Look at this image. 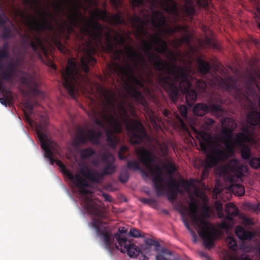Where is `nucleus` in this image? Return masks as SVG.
Wrapping results in <instances>:
<instances>
[{
	"mask_svg": "<svg viewBox=\"0 0 260 260\" xmlns=\"http://www.w3.org/2000/svg\"><path fill=\"white\" fill-rule=\"evenodd\" d=\"M106 36V50L109 53H113L115 59H119L124 54L122 49H117L118 46L124 47L127 57L133 64L127 62L124 66L116 64L113 70L118 77L125 82L129 94L134 98H142L141 93L137 88H143L144 79L142 71L148 68L146 58L139 53L131 45H125L126 39L123 35L114 29L107 27Z\"/></svg>",
	"mask_w": 260,
	"mask_h": 260,
	"instance_id": "nucleus-3",
	"label": "nucleus"
},
{
	"mask_svg": "<svg viewBox=\"0 0 260 260\" xmlns=\"http://www.w3.org/2000/svg\"><path fill=\"white\" fill-rule=\"evenodd\" d=\"M154 62V68L161 72L157 76V81L169 94L171 99L175 101L179 94V88L185 94L186 103L192 106L197 100V91L191 89L192 83L186 69L177 65H172L162 60L159 55L152 53L150 58Z\"/></svg>",
	"mask_w": 260,
	"mask_h": 260,
	"instance_id": "nucleus-4",
	"label": "nucleus"
},
{
	"mask_svg": "<svg viewBox=\"0 0 260 260\" xmlns=\"http://www.w3.org/2000/svg\"><path fill=\"white\" fill-rule=\"evenodd\" d=\"M235 233L237 237L241 240H250L254 236L250 231H246L241 225H237L235 228Z\"/></svg>",
	"mask_w": 260,
	"mask_h": 260,
	"instance_id": "nucleus-25",
	"label": "nucleus"
},
{
	"mask_svg": "<svg viewBox=\"0 0 260 260\" xmlns=\"http://www.w3.org/2000/svg\"><path fill=\"white\" fill-rule=\"evenodd\" d=\"M196 89L200 93L206 92L207 84L203 79H198L195 81Z\"/></svg>",
	"mask_w": 260,
	"mask_h": 260,
	"instance_id": "nucleus-34",
	"label": "nucleus"
},
{
	"mask_svg": "<svg viewBox=\"0 0 260 260\" xmlns=\"http://www.w3.org/2000/svg\"><path fill=\"white\" fill-rule=\"evenodd\" d=\"M8 18L4 16L3 17L0 14V27H4L2 32V38L5 40L10 39L12 38L13 35L11 28L9 26H6L5 24Z\"/></svg>",
	"mask_w": 260,
	"mask_h": 260,
	"instance_id": "nucleus-26",
	"label": "nucleus"
},
{
	"mask_svg": "<svg viewBox=\"0 0 260 260\" xmlns=\"http://www.w3.org/2000/svg\"><path fill=\"white\" fill-rule=\"evenodd\" d=\"M127 229L126 228H125V227H120L118 228V233H117L116 234H119V235L121 236V237L122 238H124L123 237H122V236H121V234H126L127 233Z\"/></svg>",
	"mask_w": 260,
	"mask_h": 260,
	"instance_id": "nucleus-60",
	"label": "nucleus"
},
{
	"mask_svg": "<svg viewBox=\"0 0 260 260\" xmlns=\"http://www.w3.org/2000/svg\"><path fill=\"white\" fill-rule=\"evenodd\" d=\"M95 152L94 150L90 148H87L82 149L81 151V156L83 159L89 158L90 156L94 155Z\"/></svg>",
	"mask_w": 260,
	"mask_h": 260,
	"instance_id": "nucleus-36",
	"label": "nucleus"
},
{
	"mask_svg": "<svg viewBox=\"0 0 260 260\" xmlns=\"http://www.w3.org/2000/svg\"><path fill=\"white\" fill-rule=\"evenodd\" d=\"M68 5H72L73 9L70 13L67 14V18L71 25L70 29L73 30L74 27H78L80 25V15L75 4V0H63Z\"/></svg>",
	"mask_w": 260,
	"mask_h": 260,
	"instance_id": "nucleus-21",
	"label": "nucleus"
},
{
	"mask_svg": "<svg viewBox=\"0 0 260 260\" xmlns=\"http://www.w3.org/2000/svg\"><path fill=\"white\" fill-rule=\"evenodd\" d=\"M144 242L146 246L149 247L154 246V250L157 252L155 255L156 260H169V256L173 254L171 251L162 247L157 241L150 238H146Z\"/></svg>",
	"mask_w": 260,
	"mask_h": 260,
	"instance_id": "nucleus-18",
	"label": "nucleus"
},
{
	"mask_svg": "<svg viewBox=\"0 0 260 260\" xmlns=\"http://www.w3.org/2000/svg\"><path fill=\"white\" fill-rule=\"evenodd\" d=\"M166 167L170 174L173 173V172L176 170L175 165L172 163L168 164Z\"/></svg>",
	"mask_w": 260,
	"mask_h": 260,
	"instance_id": "nucleus-56",
	"label": "nucleus"
},
{
	"mask_svg": "<svg viewBox=\"0 0 260 260\" xmlns=\"http://www.w3.org/2000/svg\"><path fill=\"white\" fill-rule=\"evenodd\" d=\"M131 4L135 13L134 15H128V19L136 38L142 40L143 50L148 56L149 61L154 66V62L150 59L152 53H155L151 51L153 47L157 53L163 54L170 59L172 53L167 42L162 38L161 32L170 36L176 32L186 33L187 29L186 26L179 24L172 27L162 28L167 24V17L157 9H160L179 18L176 3L174 0H131Z\"/></svg>",
	"mask_w": 260,
	"mask_h": 260,
	"instance_id": "nucleus-1",
	"label": "nucleus"
},
{
	"mask_svg": "<svg viewBox=\"0 0 260 260\" xmlns=\"http://www.w3.org/2000/svg\"><path fill=\"white\" fill-rule=\"evenodd\" d=\"M7 91H8V92H2L4 94V98H0V103L5 106L7 105V101L10 102L13 99V97L11 94V91L8 90H7Z\"/></svg>",
	"mask_w": 260,
	"mask_h": 260,
	"instance_id": "nucleus-39",
	"label": "nucleus"
},
{
	"mask_svg": "<svg viewBox=\"0 0 260 260\" xmlns=\"http://www.w3.org/2000/svg\"><path fill=\"white\" fill-rule=\"evenodd\" d=\"M210 111L213 115H218L223 112L220 105L218 104H211L210 106L205 103H198L193 108L194 115L203 116Z\"/></svg>",
	"mask_w": 260,
	"mask_h": 260,
	"instance_id": "nucleus-17",
	"label": "nucleus"
},
{
	"mask_svg": "<svg viewBox=\"0 0 260 260\" xmlns=\"http://www.w3.org/2000/svg\"><path fill=\"white\" fill-rule=\"evenodd\" d=\"M129 179V174L126 170H122L120 173L119 179L122 183L126 182Z\"/></svg>",
	"mask_w": 260,
	"mask_h": 260,
	"instance_id": "nucleus-45",
	"label": "nucleus"
},
{
	"mask_svg": "<svg viewBox=\"0 0 260 260\" xmlns=\"http://www.w3.org/2000/svg\"><path fill=\"white\" fill-rule=\"evenodd\" d=\"M249 161V166L251 168L257 169L260 168V157H254L251 158Z\"/></svg>",
	"mask_w": 260,
	"mask_h": 260,
	"instance_id": "nucleus-40",
	"label": "nucleus"
},
{
	"mask_svg": "<svg viewBox=\"0 0 260 260\" xmlns=\"http://www.w3.org/2000/svg\"><path fill=\"white\" fill-rule=\"evenodd\" d=\"M110 3L116 10L121 7L123 5L122 0H110Z\"/></svg>",
	"mask_w": 260,
	"mask_h": 260,
	"instance_id": "nucleus-49",
	"label": "nucleus"
},
{
	"mask_svg": "<svg viewBox=\"0 0 260 260\" xmlns=\"http://www.w3.org/2000/svg\"><path fill=\"white\" fill-rule=\"evenodd\" d=\"M221 81L227 90H233L235 92L236 98L239 100L241 99L248 100L249 98L256 95V89L260 90L256 80L253 77H250L244 82L243 88L238 83L237 79L233 76L221 79Z\"/></svg>",
	"mask_w": 260,
	"mask_h": 260,
	"instance_id": "nucleus-10",
	"label": "nucleus"
},
{
	"mask_svg": "<svg viewBox=\"0 0 260 260\" xmlns=\"http://www.w3.org/2000/svg\"><path fill=\"white\" fill-rule=\"evenodd\" d=\"M140 201L144 204H150L153 202L152 199L148 198H141Z\"/></svg>",
	"mask_w": 260,
	"mask_h": 260,
	"instance_id": "nucleus-63",
	"label": "nucleus"
},
{
	"mask_svg": "<svg viewBox=\"0 0 260 260\" xmlns=\"http://www.w3.org/2000/svg\"><path fill=\"white\" fill-rule=\"evenodd\" d=\"M236 181L234 180V177H231L230 182L232 183L233 190H235L239 196H242L245 193L244 187L241 184L236 183Z\"/></svg>",
	"mask_w": 260,
	"mask_h": 260,
	"instance_id": "nucleus-33",
	"label": "nucleus"
},
{
	"mask_svg": "<svg viewBox=\"0 0 260 260\" xmlns=\"http://www.w3.org/2000/svg\"><path fill=\"white\" fill-rule=\"evenodd\" d=\"M129 235L134 238L143 237V236L141 234L140 231L136 228H132L130 230Z\"/></svg>",
	"mask_w": 260,
	"mask_h": 260,
	"instance_id": "nucleus-46",
	"label": "nucleus"
},
{
	"mask_svg": "<svg viewBox=\"0 0 260 260\" xmlns=\"http://www.w3.org/2000/svg\"><path fill=\"white\" fill-rule=\"evenodd\" d=\"M179 186L180 183L172 178L171 181L169 183V188L178 191V193H181L182 191L179 188Z\"/></svg>",
	"mask_w": 260,
	"mask_h": 260,
	"instance_id": "nucleus-41",
	"label": "nucleus"
},
{
	"mask_svg": "<svg viewBox=\"0 0 260 260\" xmlns=\"http://www.w3.org/2000/svg\"><path fill=\"white\" fill-rule=\"evenodd\" d=\"M24 4L34 9L38 15L39 19L34 16L27 17L30 28L37 33L44 30H52L54 27L52 24L50 18H55V16L50 12L41 9L40 3L38 0H24Z\"/></svg>",
	"mask_w": 260,
	"mask_h": 260,
	"instance_id": "nucleus-9",
	"label": "nucleus"
},
{
	"mask_svg": "<svg viewBox=\"0 0 260 260\" xmlns=\"http://www.w3.org/2000/svg\"><path fill=\"white\" fill-rule=\"evenodd\" d=\"M23 83L29 89L30 92L35 96H43L44 93L39 89L37 79L30 75H27L22 78Z\"/></svg>",
	"mask_w": 260,
	"mask_h": 260,
	"instance_id": "nucleus-20",
	"label": "nucleus"
},
{
	"mask_svg": "<svg viewBox=\"0 0 260 260\" xmlns=\"http://www.w3.org/2000/svg\"><path fill=\"white\" fill-rule=\"evenodd\" d=\"M241 219H242L243 223L245 225H250L253 224V221L251 218H248L246 216H243L241 217Z\"/></svg>",
	"mask_w": 260,
	"mask_h": 260,
	"instance_id": "nucleus-50",
	"label": "nucleus"
},
{
	"mask_svg": "<svg viewBox=\"0 0 260 260\" xmlns=\"http://www.w3.org/2000/svg\"><path fill=\"white\" fill-rule=\"evenodd\" d=\"M229 120L231 121V126L226 128L223 130L224 136L226 138L224 140V144L225 147L228 148L233 147L232 140L233 139L234 136L232 134V133L237 126L236 124L235 123V121L233 120H232L231 119Z\"/></svg>",
	"mask_w": 260,
	"mask_h": 260,
	"instance_id": "nucleus-24",
	"label": "nucleus"
},
{
	"mask_svg": "<svg viewBox=\"0 0 260 260\" xmlns=\"http://www.w3.org/2000/svg\"><path fill=\"white\" fill-rule=\"evenodd\" d=\"M215 208L218 213L219 217L222 218L223 216L222 213L223 207L220 201H216L215 202Z\"/></svg>",
	"mask_w": 260,
	"mask_h": 260,
	"instance_id": "nucleus-47",
	"label": "nucleus"
},
{
	"mask_svg": "<svg viewBox=\"0 0 260 260\" xmlns=\"http://www.w3.org/2000/svg\"><path fill=\"white\" fill-rule=\"evenodd\" d=\"M230 170L234 174L231 177H234V180H241L244 177V173L247 171V168L239 163L238 160L234 159L230 164Z\"/></svg>",
	"mask_w": 260,
	"mask_h": 260,
	"instance_id": "nucleus-22",
	"label": "nucleus"
},
{
	"mask_svg": "<svg viewBox=\"0 0 260 260\" xmlns=\"http://www.w3.org/2000/svg\"><path fill=\"white\" fill-rule=\"evenodd\" d=\"M56 164L60 167L62 173L75 184L81 194H86L88 193V190L86 189V187H88V184L82 177L78 174H72L70 170L66 168L60 160L56 159Z\"/></svg>",
	"mask_w": 260,
	"mask_h": 260,
	"instance_id": "nucleus-15",
	"label": "nucleus"
},
{
	"mask_svg": "<svg viewBox=\"0 0 260 260\" xmlns=\"http://www.w3.org/2000/svg\"><path fill=\"white\" fill-rule=\"evenodd\" d=\"M241 155L244 159L249 160L251 157V149L248 146H241Z\"/></svg>",
	"mask_w": 260,
	"mask_h": 260,
	"instance_id": "nucleus-35",
	"label": "nucleus"
},
{
	"mask_svg": "<svg viewBox=\"0 0 260 260\" xmlns=\"http://www.w3.org/2000/svg\"><path fill=\"white\" fill-rule=\"evenodd\" d=\"M189 207L191 216L199 230V234L203 240L204 245L210 249L214 246V240L216 236L215 230L208 221L197 216V206L194 203H190Z\"/></svg>",
	"mask_w": 260,
	"mask_h": 260,
	"instance_id": "nucleus-12",
	"label": "nucleus"
},
{
	"mask_svg": "<svg viewBox=\"0 0 260 260\" xmlns=\"http://www.w3.org/2000/svg\"><path fill=\"white\" fill-rule=\"evenodd\" d=\"M30 115H31V114H29V113L26 112V111H24L25 119L29 123V124L31 125L32 123L33 122V121L30 118Z\"/></svg>",
	"mask_w": 260,
	"mask_h": 260,
	"instance_id": "nucleus-55",
	"label": "nucleus"
},
{
	"mask_svg": "<svg viewBox=\"0 0 260 260\" xmlns=\"http://www.w3.org/2000/svg\"><path fill=\"white\" fill-rule=\"evenodd\" d=\"M185 3L183 6L185 14L190 18H192L196 13L193 0H184Z\"/></svg>",
	"mask_w": 260,
	"mask_h": 260,
	"instance_id": "nucleus-28",
	"label": "nucleus"
},
{
	"mask_svg": "<svg viewBox=\"0 0 260 260\" xmlns=\"http://www.w3.org/2000/svg\"><path fill=\"white\" fill-rule=\"evenodd\" d=\"M115 171V167L113 162H107L102 172H99L95 169H90L87 165H84L81 167V174L91 182L101 183L105 175H111Z\"/></svg>",
	"mask_w": 260,
	"mask_h": 260,
	"instance_id": "nucleus-14",
	"label": "nucleus"
},
{
	"mask_svg": "<svg viewBox=\"0 0 260 260\" xmlns=\"http://www.w3.org/2000/svg\"><path fill=\"white\" fill-rule=\"evenodd\" d=\"M84 208L86 212L93 216L92 226L96 231V234L103 240L105 248L111 251L114 247L120 250L121 252H126L130 257H140V248L132 243L126 238H122L118 234L114 236L111 233L108 226H105L102 219L105 216L104 212L101 209V206L95 201L87 198L84 202Z\"/></svg>",
	"mask_w": 260,
	"mask_h": 260,
	"instance_id": "nucleus-5",
	"label": "nucleus"
},
{
	"mask_svg": "<svg viewBox=\"0 0 260 260\" xmlns=\"http://www.w3.org/2000/svg\"><path fill=\"white\" fill-rule=\"evenodd\" d=\"M30 46L33 51L39 56L42 57V54L46 52V48L41 38L38 36H35L34 40L30 42Z\"/></svg>",
	"mask_w": 260,
	"mask_h": 260,
	"instance_id": "nucleus-23",
	"label": "nucleus"
},
{
	"mask_svg": "<svg viewBox=\"0 0 260 260\" xmlns=\"http://www.w3.org/2000/svg\"><path fill=\"white\" fill-rule=\"evenodd\" d=\"M95 18L108 22L113 25L125 24L123 14L121 11L115 14H110L106 9H96L89 20L85 18L84 26L81 30L87 36L96 42H101L103 37V26Z\"/></svg>",
	"mask_w": 260,
	"mask_h": 260,
	"instance_id": "nucleus-7",
	"label": "nucleus"
},
{
	"mask_svg": "<svg viewBox=\"0 0 260 260\" xmlns=\"http://www.w3.org/2000/svg\"><path fill=\"white\" fill-rule=\"evenodd\" d=\"M128 151L129 149L127 146L125 145L121 146L118 152V158L121 160H125L127 158L126 154Z\"/></svg>",
	"mask_w": 260,
	"mask_h": 260,
	"instance_id": "nucleus-38",
	"label": "nucleus"
},
{
	"mask_svg": "<svg viewBox=\"0 0 260 260\" xmlns=\"http://www.w3.org/2000/svg\"><path fill=\"white\" fill-rule=\"evenodd\" d=\"M199 5L204 8H206L208 7V0H197Z\"/></svg>",
	"mask_w": 260,
	"mask_h": 260,
	"instance_id": "nucleus-54",
	"label": "nucleus"
},
{
	"mask_svg": "<svg viewBox=\"0 0 260 260\" xmlns=\"http://www.w3.org/2000/svg\"><path fill=\"white\" fill-rule=\"evenodd\" d=\"M13 76V73L11 71H6L3 72L2 78L6 81H10Z\"/></svg>",
	"mask_w": 260,
	"mask_h": 260,
	"instance_id": "nucleus-48",
	"label": "nucleus"
},
{
	"mask_svg": "<svg viewBox=\"0 0 260 260\" xmlns=\"http://www.w3.org/2000/svg\"><path fill=\"white\" fill-rule=\"evenodd\" d=\"M238 260H252L248 255L242 254L241 255Z\"/></svg>",
	"mask_w": 260,
	"mask_h": 260,
	"instance_id": "nucleus-64",
	"label": "nucleus"
},
{
	"mask_svg": "<svg viewBox=\"0 0 260 260\" xmlns=\"http://www.w3.org/2000/svg\"><path fill=\"white\" fill-rule=\"evenodd\" d=\"M96 62L95 58L89 54L81 57L80 69L77 67L74 58L69 60L66 70L61 73V76L63 86L73 98H75L78 94V87L84 80L85 77L80 70L87 73L89 71L88 64L93 65Z\"/></svg>",
	"mask_w": 260,
	"mask_h": 260,
	"instance_id": "nucleus-6",
	"label": "nucleus"
},
{
	"mask_svg": "<svg viewBox=\"0 0 260 260\" xmlns=\"http://www.w3.org/2000/svg\"><path fill=\"white\" fill-rule=\"evenodd\" d=\"M225 211L227 214L219 224V227L224 230H229L232 228L234 220L233 217L239 215V209L233 203H229L225 207Z\"/></svg>",
	"mask_w": 260,
	"mask_h": 260,
	"instance_id": "nucleus-16",
	"label": "nucleus"
},
{
	"mask_svg": "<svg viewBox=\"0 0 260 260\" xmlns=\"http://www.w3.org/2000/svg\"><path fill=\"white\" fill-rule=\"evenodd\" d=\"M9 56V52L0 49V67L4 68L3 61Z\"/></svg>",
	"mask_w": 260,
	"mask_h": 260,
	"instance_id": "nucleus-44",
	"label": "nucleus"
},
{
	"mask_svg": "<svg viewBox=\"0 0 260 260\" xmlns=\"http://www.w3.org/2000/svg\"><path fill=\"white\" fill-rule=\"evenodd\" d=\"M137 152L142 163L146 167L149 173L153 176L152 181L157 195L158 196L164 195L166 191V187L164 185L165 180L163 177L161 168L158 165H156L155 169L153 168L151 164L154 161V157L148 150L144 148L138 149L137 150Z\"/></svg>",
	"mask_w": 260,
	"mask_h": 260,
	"instance_id": "nucleus-11",
	"label": "nucleus"
},
{
	"mask_svg": "<svg viewBox=\"0 0 260 260\" xmlns=\"http://www.w3.org/2000/svg\"><path fill=\"white\" fill-rule=\"evenodd\" d=\"M192 130L201 150L204 152L210 150L211 152L207 155L206 161L208 167H213L228 158V154L222 148L221 144L217 141L213 140L209 134L204 131H198L195 128H192Z\"/></svg>",
	"mask_w": 260,
	"mask_h": 260,
	"instance_id": "nucleus-8",
	"label": "nucleus"
},
{
	"mask_svg": "<svg viewBox=\"0 0 260 260\" xmlns=\"http://www.w3.org/2000/svg\"><path fill=\"white\" fill-rule=\"evenodd\" d=\"M56 46L58 48V49L63 53H65L67 51V49L66 47L63 45L61 42H56Z\"/></svg>",
	"mask_w": 260,
	"mask_h": 260,
	"instance_id": "nucleus-57",
	"label": "nucleus"
},
{
	"mask_svg": "<svg viewBox=\"0 0 260 260\" xmlns=\"http://www.w3.org/2000/svg\"><path fill=\"white\" fill-rule=\"evenodd\" d=\"M198 66L199 72L202 74L205 75L210 72L211 68L210 63L204 61L202 58H198Z\"/></svg>",
	"mask_w": 260,
	"mask_h": 260,
	"instance_id": "nucleus-29",
	"label": "nucleus"
},
{
	"mask_svg": "<svg viewBox=\"0 0 260 260\" xmlns=\"http://www.w3.org/2000/svg\"><path fill=\"white\" fill-rule=\"evenodd\" d=\"M139 260H148L151 253V247L146 245H142L140 248Z\"/></svg>",
	"mask_w": 260,
	"mask_h": 260,
	"instance_id": "nucleus-31",
	"label": "nucleus"
},
{
	"mask_svg": "<svg viewBox=\"0 0 260 260\" xmlns=\"http://www.w3.org/2000/svg\"><path fill=\"white\" fill-rule=\"evenodd\" d=\"M179 110L182 117H185L187 116V110L185 106H181L179 107Z\"/></svg>",
	"mask_w": 260,
	"mask_h": 260,
	"instance_id": "nucleus-53",
	"label": "nucleus"
},
{
	"mask_svg": "<svg viewBox=\"0 0 260 260\" xmlns=\"http://www.w3.org/2000/svg\"><path fill=\"white\" fill-rule=\"evenodd\" d=\"M37 135L39 138L42 148L44 150V156L48 159L51 165H53L56 160L53 157V151H56L57 147L55 143L50 141L48 138L47 122L46 119L43 123L36 124Z\"/></svg>",
	"mask_w": 260,
	"mask_h": 260,
	"instance_id": "nucleus-13",
	"label": "nucleus"
},
{
	"mask_svg": "<svg viewBox=\"0 0 260 260\" xmlns=\"http://www.w3.org/2000/svg\"><path fill=\"white\" fill-rule=\"evenodd\" d=\"M101 135L100 132H96L92 129H88L87 133L81 130L77 133L76 138L78 142L81 144H85L87 140L92 143L98 144Z\"/></svg>",
	"mask_w": 260,
	"mask_h": 260,
	"instance_id": "nucleus-19",
	"label": "nucleus"
},
{
	"mask_svg": "<svg viewBox=\"0 0 260 260\" xmlns=\"http://www.w3.org/2000/svg\"><path fill=\"white\" fill-rule=\"evenodd\" d=\"M160 151L162 156H165L168 153V148L166 145L160 146Z\"/></svg>",
	"mask_w": 260,
	"mask_h": 260,
	"instance_id": "nucleus-52",
	"label": "nucleus"
},
{
	"mask_svg": "<svg viewBox=\"0 0 260 260\" xmlns=\"http://www.w3.org/2000/svg\"><path fill=\"white\" fill-rule=\"evenodd\" d=\"M20 64V61L19 60H17L15 62H12L11 63H10L8 67V71H11L12 72H13V71L14 70V69L16 68V67H18Z\"/></svg>",
	"mask_w": 260,
	"mask_h": 260,
	"instance_id": "nucleus-51",
	"label": "nucleus"
},
{
	"mask_svg": "<svg viewBox=\"0 0 260 260\" xmlns=\"http://www.w3.org/2000/svg\"><path fill=\"white\" fill-rule=\"evenodd\" d=\"M165 193H167L168 197V199L170 201H172L173 200H174L177 198V193H178V192L176 191L175 190L169 188L168 190L166 189V191L164 193V194Z\"/></svg>",
	"mask_w": 260,
	"mask_h": 260,
	"instance_id": "nucleus-42",
	"label": "nucleus"
},
{
	"mask_svg": "<svg viewBox=\"0 0 260 260\" xmlns=\"http://www.w3.org/2000/svg\"><path fill=\"white\" fill-rule=\"evenodd\" d=\"M36 103H32L30 101H26L24 104L25 108L27 110L28 113L30 114H32L34 113V107Z\"/></svg>",
	"mask_w": 260,
	"mask_h": 260,
	"instance_id": "nucleus-43",
	"label": "nucleus"
},
{
	"mask_svg": "<svg viewBox=\"0 0 260 260\" xmlns=\"http://www.w3.org/2000/svg\"><path fill=\"white\" fill-rule=\"evenodd\" d=\"M126 167L128 169L133 171H139L141 170L140 165L137 160H127L126 161Z\"/></svg>",
	"mask_w": 260,
	"mask_h": 260,
	"instance_id": "nucleus-37",
	"label": "nucleus"
},
{
	"mask_svg": "<svg viewBox=\"0 0 260 260\" xmlns=\"http://www.w3.org/2000/svg\"><path fill=\"white\" fill-rule=\"evenodd\" d=\"M242 131L243 132V133L247 135L249 137H251V135L252 134V132H250L249 130V127L248 126H244L242 128Z\"/></svg>",
	"mask_w": 260,
	"mask_h": 260,
	"instance_id": "nucleus-61",
	"label": "nucleus"
},
{
	"mask_svg": "<svg viewBox=\"0 0 260 260\" xmlns=\"http://www.w3.org/2000/svg\"><path fill=\"white\" fill-rule=\"evenodd\" d=\"M204 123L207 126H210L215 123V121L212 118H207L206 117Z\"/></svg>",
	"mask_w": 260,
	"mask_h": 260,
	"instance_id": "nucleus-58",
	"label": "nucleus"
},
{
	"mask_svg": "<svg viewBox=\"0 0 260 260\" xmlns=\"http://www.w3.org/2000/svg\"><path fill=\"white\" fill-rule=\"evenodd\" d=\"M191 41V35L190 34H186L184 35L181 39H178L175 41V46L176 48L179 47L183 43L187 45H189Z\"/></svg>",
	"mask_w": 260,
	"mask_h": 260,
	"instance_id": "nucleus-32",
	"label": "nucleus"
},
{
	"mask_svg": "<svg viewBox=\"0 0 260 260\" xmlns=\"http://www.w3.org/2000/svg\"><path fill=\"white\" fill-rule=\"evenodd\" d=\"M252 139L243 133H238L236 134L235 141L238 145L241 146L245 142H249Z\"/></svg>",
	"mask_w": 260,
	"mask_h": 260,
	"instance_id": "nucleus-30",
	"label": "nucleus"
},
{
	"mask_svg": "<svg viewBox=\"0 0 260 260\" xmlns=\"http://www.w3.org/2000/svg\"><path fill=\"white\" fill-rule=\"evenodd\" d=\"M247 121L251 126L260 124V112L255 111L250 112L247 116Z\"/></svg>",
	"mask_w": 260,
	"mask_h": 260,
	"instance_id": "nucleus-27",
	"label": "nucleus"
},
{
	"mask_svg": "<svg viewBox=\"0 0 260 260\" xmlns=\"http://www.w3.org/2000/svg\"><path fill=\"white\" fill-rule=\"evenodd\" d=\"M55 10H56L57 12V14H59L60 13H62L63 14H65V11L64 9L62 8V5L59 4L56 5L55 7Z\"/></svg>",
	"mask_w": 260,
	"mask_h": 260,
	"instance_id": "nucleus-59",
	"label": "nucleus"
},
{
	"mask_svg": "<svg viewBox=\"0 0 260 260\" xmlns=\"http://www.w3.org/2000/svg\"><path fill=\"white\" fill-rule=\"evenodd\" d=\"M116 100H107L106 104L103 105L101 110L97 108L91 109L89 113V117L99 127L105 128L108 124L113 127L114 129L108 128L106 129V141L108 145L115 148L118 143V139L115 132L121 133L122 122L124 123L130 143L138 144L142 143L147 137V133L144 126L139 119H133L127 114V110L124 104H118L117 112L115 109Z\"/></svg>",
	"mask_w": 260,
	"mask_h": 260,
	"instance_id": "nucleus-2",
	"label": "nucleus"
},
{
	"mask_svg": "<svg viewBox=\"0 0 260 260\" xmlns=\"http://www.w3.org/2000/svg\"><path fill=\"white\" fill-rule=\"evenodd\" d=\"M230 247L233 250H236L238 248L237 244L233 239L230 243Z\"/></svg>",
	"mask_w": 260,
	"mask_h": 260,
	"instance_id": "nucleus-62",
	"label": "nucleus"
}]
</instances>
